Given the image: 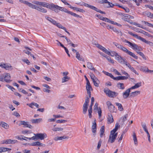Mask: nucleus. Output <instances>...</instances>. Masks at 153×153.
<instances>
[{"label": "nucleus", "mask_w": 153, "mask_h": 153, "mask_svg": "<svg viewBox=\"0 0 153 153\" xmlns=\"http://www.w3.org/2000/svg\"><path fill=\"white\" fill-rule=\"evenodd\" d=\"M34 3L38 5L44 7L48 8L54 11L56 13H58L59 12V11L60 10L61 11H63L66 13L70 14L71 15L75 17H81V16H80L79 15L70 11H68L65 8L60 7L58 5L54 4L53 3L50 4L45 2H39L38 1H35L34 2Z\"/></svg>", "instance_id": "obj_1"}, {"label": "nucleus", "mask_w": 153, "mask_h": 153, "mask_svg": "<svg viewBox=\"0 0 153 153\" xmlns=\"http://www.w3.org/2000/svg\"><path fill=\"white\" fill-rule=\"evenodd\" d=\"M123 42L128 44L127 45L129 47L131 48L134 51H136L137 53L139 54L142 58L144 60H146L147 59L143 53L141 52L138 51H142L143 50V48L140 46L138 45L135 43H131L127 40L125 39Z\"/></svg>", "instance_id": "obj_2"}, {"label": "nucleus", "mask_w": 153, "mask_h": 153, "mask_svg": "<svg viewBox=\"0 0 153 153\" xmlns=\"http://www.w3.org/2000/svg\"><path fill=\"white\" fill-rule=\"evenodd\" d=\"M113 44L118 49L121 50L124 52L127 53V54L130 55L135 59H138V56L136 55L134 53L129 51L126 48L124 47L122 45L116 42H113Z\"/></svg>", "instance_id": "obj_3"}, {"label": "nucleus", "mask_w": 153, "mask_h": 153, "mask_svg": "<svg viewBox=\"0 0 153 153\" xmlns=\"http://www.w3.org/2000/svg\"><path fill=\"white\" fill-rule=\"evenodd\" d=\"M10 75L8 73H5L1 75L0 76V81L3 82L8 83L11 82Z\"/></svg>", "instance_id": "obj_4"}, {"label": "nucleus", "mask_w": 153, "mask_h": 153, "mask_svg": "<svg viewBox=\"0 0 153 153\" xmlns=\"http://www.w3.org/2000/svg\"><path fill=\"white\" fill-rule=\"evenodd\" d=\"M35 136H33L31 138H29V140H37L38 139L43 140L47 137V135L45 133H37L34 134Z\"/></svg>", "instance_id": "obj_5"}, {"label": "nucleus", "mask_w": 153, "mask_h": 153, "mask_svg": "<svg viewBox=\"0 0 153 153\" xmlns=\"http://www.w3.org/2000/svg\"><path fill=\"white\" fill-rule=\"evenodd\" d=\"M104 92L107 96L111 98L115 97L118 94V93L111 91L108 88L105 89Z\"/></svg>", "instance_id": "obj_6"}, {"label": "nucleus", "mask_w": 153, "mask_h": 153, "mask_svg": "<svg viewBox=\"0 0 153 153\" xmlns=\"http://www.w3.org/2000/svg\"><path fill=\"white\" fill-rule=\"evenodd\" d=\"M117 135V133H113L111 131L108 142L110 143H113L115 141Z\"/></svg>", "instance_id": "obj_7"}, {"label": "nucleus", "mask_w": 153, "mask_h": 153, "mask_svg": "<svg viewBox=\"0 0 153 153\" xmlns=\"http://www.w3.org/2000/svg\"><path fill=\"white\" fill-rule=\"evenodd\" d=\"M134 19V16L127 14H124L122 18L123 20L126 21L131 24H132V22L130 20Z\"/></svg>", "instance_id": "obj_8"}, {"label": "nucleus", "mask_w": 153, "mask_h": 153, "mask_svg": "<svg viewBox=\"0 0 153 153\" xmlns=\"http://www.w3.org/2000/svg\"><path fill=\"white\" fill-rule=\"evenodd\" d=\"M106 105L109 111L111 112H115L116 109L115 108L114 106L111 103V102L108 101L106 102Z\"/></svg>", "instance_id": "obj_9"}, {"label": "nucleus", "mask_w": 153, "mask_h": 153, "mask_svg": "<svg viewBox=\"0 0 153 153\" xmlns=\"http://www.w3.org/2000/svg\"><path fill=\"white\" fill-rule=\"evenodd\" d=\"M90 76L91 79L92 80L94 86L96 87H98L99 86L100 81L93 74H91Z\"/></svg>", "instance_id": "obj_10"}, {"label": "nucleus", "mask_w": 153, "mask_h": 153, "mask_svg": "<svg viewBox=\"0 0 153 153\" xmlns=\"http://www.w3.org/2000/svg\"><path fill=\"white\" fill-rule=\"evenodd\" d=\"M115 58L119 63H123L125 64L126 63H127V61L126 59L124 58L118 53L115 56Z\"/></svg>", "instance_id": "obj_11"}, {"label": "nucleus", "mask_w": 153, "mask_h": 153, "mask_svg": "<svg viewBox=\"0 0 153 153\" xmlns=\"http://www.w3.org/2000/svg\"><path fill=\"white\" fill-rule=\"evenodd\" d=\"M128 33L137 39L140 40L143 42L147 43L148 41L146 40L145 39L138 36L137 35L131 31H128Z\"/></svg>", "instance_id": "obj_12"}, {"label": "nucleus", "mask_w": 153, "mask_h": 153, "mask_svg": "<svg viewBox=\"0 0 153 153\" xmlns=\"http://www.w3.org/2000/svg\"><path fill=\"white\" fill-rule=\"evenodd\" d=\"M0 66L2 68L5 69L6 70H11L13 69L12 66L10 64L0 63Z\"/></svg>", "instance_id": "obj_13"}, {"label": "nucleus", "mask_w": 153, "mask_h": 153, "mask_svg": "<svg viewBox=\"0 0 153 153\" xmlns=\"http://www.w3.org/2000/svg\"><path fill=\"white\" fill-rule=\"evenodd\" d=\"M86 88L87 90V94H88L89 98L91 97V91L92 90L91 86L90 83H86Z\"/></svg>", "instance_id": "obj_14"}, {"label": "nucleus", "mask_w": 153, "mask_h": 153, "mask_svg": "<svg viewBox=\"0 0 153 153\" xmlns=\"http://www.w3.org/2000/svg\"><path fill=\"white\" fill-rule=\"evenodd\" d=\"M130 88H128L126 89L125 91L123 93V97L125 99H127L130 96V93L131 92Z\"/></svg>", "instance_id": "obj_15"}, {"label": "nucleus", "mask_w": 153, "mask_h": 153, "mask_svg": "<svg viewBox=\"0 0 153 153\" xmlns=\"http://www.w3.org/2000/svg\"><path fill=\"white\" fill-rule=\"evenodd\" d=\"M99 3L101 4L108 3V5L107 7H113L114 5V4L108 1V0H102V1H100Z\"/></svg>", "instance_id": "obj_16"}, {"label": "nucleus", "mask_w": 153, "mask_h": 153, "mask_svg": "<svg viewBox=\"0 0 153 153\" xmlns=\"http://www.w3.org/2000/svg\"><path fill=\"white\" fill-rule=\"evenodd\" d=\"M20 125H23L24 127H28L30 128H32V126L30 124L28 123V122L24 121H21Z\"/></svg>", "instance_id": "obj_17"}, {"label": "nucleus", "mask_w": 153, "mask_h": 153, "mask_svg": "<svg viewBox=\"0 0 153 153\" xmlns=\"http://www.w3.org/2000/svg\"><path fill=\"white\" fill-rule=\"evenodd\" d=\"M140 70L143 72L148 73H152L153 72V70L151 71L149 70L147 67L146 66H142L140 68Z\"/></svg>", "instance_id": "obj_18"}, {"label": "nucleus", "mask_w": 153, "mask_h": 153, "mask_svg": "<svg viewBox=\"0 0 153 153\" xmlns=\"http://www.w3.org/2000/svg\"><path fill=\"white\" fill-rule=\"evenodd\" d=\"M114 121V119L112 114H108L107 117V123L108 124H110L112 123Z\"/></svg>", "instance_id": "obj_19"}, {"label": "nucleus", "mask_w": 153, "mask_h": 153, "mask_svg": "<svg viewBox=\"0 0 153 153\" xmlns=\"http://www.w3.org/2000/svg\"><path fill=\"white\" fill-rule=\"evenodd\" d=\"M68 137L66 136H63L61 137L58 136L55 137L54 139V140L55 141H57L58 140H62L63 139H68Z\"/></svg>", "instance_id": "obj_20"}, {"label": "nucleus", "mask_w": 153, "mask_h": 153, "mask_svg": "<svg viewBox=\"0 0 153 153\" xmlns=\"http://www.w3.org/2000/svg\"><path fill=\"white\" fill-rule=\"evenodd\" d=\"M140 91H137L134 92H132L130 93V97H134L140 94Z\"/></svg>", "instance_id": "obj_21"}, {"label": "nucleus", "mask_w": 153, "mask_h": 153, "mask_svg": "<svg viewBox=\"0 0 153 153\" xmlns=\"http://www.w3.org/2000/svg\"><path fill=\"white\" fill-rule=\"evenodd\" d=\"M0 126L1 127L6 129H8L9 128V125L7 123L4 122H0Z\"/></svg>", "instance_id": "obj_22"}, {"label": "nucleus", "mask_w": 153, "mask_h": 153, "mask_svg": "<svg viewBox=\"0 0 153 153\" xmlns=\"http://www.w3.org/2000/svg\"><path fill=\"white\" fill-rule=\"evenodd\" d=\"M128 79V76H118L114 77V80H126Z\"/></svg>", "instance_id": "obj_23"}, {"label": "nucleus", "mask_w": 153, "mask_h": 153, "mask_svg": "<svg viewBox=\"0 0 153 153\" xmlns=\"http://www.w3.org/2000/svg\"><path fill=\"white\" fill-rule=\"evenodd\" d=\"M125 64L126 66H127L128 67V68L131 71H132V72H134L136 74H137L138 75L139 74L136 71V70H135L134 68L132 66H131L129 63L128 64H127V63H126Z\"/></svg>", "instance_id": "obj_24"}, {"label": "nucleus", "mask_w": 153, "mask_h": 153, "mask_svg": "<svg viewBox=\"0 0 153 153\" xmlns=\"http://www.w3.org/2000/svg\"><path fill=\"white\" fill-rule=\"evenodd\" d=\"M83 5H83L84 6H85L88 7L89 8H90L94 10H96L97 9V8L94 6L90 5L88 4L83 2Z\"/></svg>", "instance_id": "obj_25"}, {"label": "nucleus", "mask_w": 153, "mask_h": 153, "mask_svg": "<svg viewBox=\"0 0 153 153\" xmlns=\"http://www.w3.org/2000/svg\"><path fill=\"white\" fill-rule=\"evenodd\" d=\"M100 137L102 138V137L104 135H105V126H102L100 130Z\"/></svg>", "instance_id": "obj_26"}, {"label": "nucleus", "mask_w": 153, "mask_h": 153, "mask_svg": "<svg viewBox=\"0 0 153 153\" xmlns=\"http://www.w3.org/2000/svg\"><path fill=\"white\" fill-rule=\"evenodd\" d=\"M97 125L95 122L93 123L92 126V132L94 133H96Z\"/></svg>", "instance_id": "obj_27"}, {"label": "nucleus", "mask_w": 153, "mask_h": 153, "mask_svg": "<svg viewBox=\"0 0 153 153\" xmlns=\"http://www.w3.org/2000/svg\"><path fill=\"white\" fill-rule=\"evenodd\" d=\"M133 140L134 141V144L136 146H137V145H138V142H137L136 135L134 131L133 132Z\"/></svg>", "instance_id": "obj_28"}, {"label": "nucleus", "mask_w": 153, "mask_h": 153, "mask_svg": "<svg viewBox=\"0 0 153 153\" xmlns=\"http://www.w3.org/2000/svg\"><path fill=\"white\" fill-rule=\"evenodd\" d=\"M117 87L120 89L123 90L125 88L124 84L123 83L120 82L118 83L117 84Z\"/></svg>", "instance_id": "obj_29"}, {"label": "nucleus", "mask_w": 153, "mask_h": 153, "mask_svg": "<svg viewBox=\"0 0 153 153\" xmlns=\"http://www.w3.org/2000/svg\"><path fill=\"white\" fill-rule=\"evenodd\" d=\"M27 105L32 108H33L34 106H35L37 108L39 107V105L37 103L34 102H32V103L30 104H27Z\"/></svg>", "instance_id": "obj_30"}, {"label": "nucleus", "mask_w": 153, "mask_h": 153, "mask_svg": "<svg viewBox=\"0 0 153 153\" xmlns=\"http://www.w3.org/2000/svg\"><path fill=\"white\" fill-rule=\"evenodd\" d=\"M142 127L144 130L146 132L147 134V136H150L147 128L146 126L145 123L142 124Z\"/></svg>", "instance_id": "obj_31"}, {"label": "nucleus", "mask_w": 153, "mask_h": 153, "mask_svg": "<svg viewBox=\"0 0 153 153\" xmlns=\"http://www.w3.org/2000/svg\"><path fill=\"white\" fill-rule=\"evenodd\" d=\"M76 57L79 61L84 62V59L80 56L78 52H76Z\"/></svg>", "instance_id": "obj_32"}, {"label": "nucleus", "mask_w": 153, "mask_h": 153, "mask_svg": "<svg viewBox=\"0 0 153 153\" xmlns=\"http://www.w3.org/2000/svg\"><path fill=\"white\" fill-rule=\"evenodd\" d=\"M141 85V82H139L137 83L134 86L131 87L130 88L131 90L136 89L140 87Z\"/></svg>", "instance_id": "obj_33"}, {"label": "nucleus", "mask_w": 153, "mask_h": 153, "mask_svg": "<svg viewBox=\"0 0 153 153\" xmlns=\"http://www.w3.org/2000/svg\"><path fill=\"white\" fill-rule=\"evenodd\" d=\"M42 121V119L39 118L36 119H32L31 121L32 123H38Z\"/></svg>", "instance_id": "obj_34"}, {"label": "nucleus", "mask_w": 153, "mask_h": 153, "mask_svg": "<svg viewBox=\"0 0 153 153\" xmlns=\"http://www.w3.org/2000/svg\"><path fill=\"white\" fill-rule=\"evenodd\" d=\"M69 7L71 8V9L75 10L79 12H82V13L85 12V11L84 10L82 9L79 8L78 7H73L71 6H70Z\"/></svg>", "instance_id": "obj_35"}, {"label": "nucleus", "mask_w": 153, "mask_h": 153, "mask_svg": "<svg viewBox=\"0 0 153 153\" xmlns=\"http://www.w3.org/2000/svg\"><path fill=\"white\" fill-rule=\"evenodd\" d=\"M31 146H43V144L42 143L39 142L37 141L32 143Z\"/></svg>", "instance_id": "obj_36"}, {"label": "nucleus", "mask_w": 153, "mask_h": 153, "mask_svg": "<svg viewBox=\"0 0 153 153\" xmlns=\"http://www.w3.org/2000/svg\"><path fill=\"white\" fill-rule=\"evenodd\" d=\"M115 104L116 105L118 106V109L119 111H122L123 110V108L121 103L118 102H116Z\"/></svg>", "instance_id": "obj_37"}, {"label": "nucleus", "mask_w": 153, "mask_h": 153, "mask_svg": "<svg viewBox=\"0 0 153 153\" xmlns=\"http://www.w3.org/2000/svg\"><path fill=\"white\" fill-rule=\"evenodd\" d=\"M102 72L105 75L110 76L111 78L114 79V77L113 75L110 73H109L107 72L103 71Z\"/></svg>", "instance_id": "obj_38"}, {"label": "nucleus", "mask_w": 153, "mask_h": 153, "mask_svg": "<svg viewBox=\"0 0 153 153\" xmlns=\"http://www.w3.org/2000/svg\"><path fill=\"white\" fill-rule=\"evenodd\" d=\"M109 53H110L109 54H107L110 55L112 57L115 56V57L118 53L114 51H109Z\"/></svg>", "instance_id": "obj_39"}, {"label": "nucleus", "mask_w": 153, "mask_h": 153, "mask_svg": "<svg viewBox=\"0 0 153 153\" xmlns=\"http://www.w3.org/2000/svg\"><path fill=\"white\" fill-rule=\"evenodd\" d=\"M37 10L38 11H40L41 12L46 13L47 12V10L42 7H38V9H37Z\"/></svg>", "instance_id": "obj_40"}, {"label": "nucleus", "mask_w": 153, "mask_h": 153, "mask_svg": "<svg viewBox=\"0 0 153 153\" xmlns=\"http://www.w3.org/2000/svg\"><path fill=\"white\" fill-rule=\"evenodd\" d=\"M119 126V124L118 123H116L115 128L111 131V133L113 132V133H116V132L117 131Z\"/></svg>", "instance_id": "obj_41"}, {"label": "nucleus", "mask_w": 153, "mask_h": 153, "mask_svg": "<svg viewBox=\"0 0 153 153\" xmlns=\"http://www.w3.org/2000/svg\"><path fill=\"white\" fill-rule=\"evenodd\" d=\"M70 79V78L68 76H65L62 78V82L64 83L68 81Z\"/></svg>", "instance_id": "obj_42"}, {"label": "nucleus", "mask_w": 153, "mask_h": 153, "mask_svg": "<svg viewBox=\"0 0 153 153\" xmlns=\"http://www.w3.org/2000/svg\"><path fill=\"white\" fill-rule=\"evenodd\" d=\"M142 23L147 25L148 26L153 28V25L145 21H142Z\"/></svg>", "instance_id": "obj_43"}, {"label": "nucleus", "mask_w": 153, "mask_h": 153, "mask_svg": "<svg viewBox=\"0 0 153 153\" xmlns=\"http://www.w3.org/2000/svg\"><path fill=\"white\" fill-rule=\"evenodd\" d=\"M87 67L89 69L92 70L94 68L92 63L88 62L87 63Z\"/></svg>", "instance_id": "obj_44"}, {"label": "nucleus", "mask_w": 153, "mask_h": 153, "mask_svg": "<svg viewBox=\"0 0 153 153\" xmlns=\"http://www.w3.org/2000/svg\"><path fill=\"white\" fill-rule=\"evenodd\" d=\"M114 32L117 33L118 34H119L120 36H122V33L121 31H118L117 30V29L115 28H114L113 27L112 29Z\"/></svg>", "instance_id": "obj_45"}, {"label": "nucleus", "mask_w": 153, "mask_h": 153, "mask_svg": "<svg viewBox=\"0 0 153 153\" xmlns=\"http://www.w3.org/2000/svg\"><path fill=\"white\" fill-rule=\"evenodd\" d=\"M132 24H133L135 25H136L138 27H140L143 29L144 28V27L142 25L137 23L132 22Z\"/></svg>", "instance_id": "obj_46"}, {"label": "nucleus", "mask_w": 153, "mask_h": 153, "mask_svg": "<svg viewBox=\"0 0 153 153\" xmlns=\"http://www.w3.org/2000/svg\"><path fill=\"white\" fill-rule=\"evenodd\" d=\"M106 58V59L108 60V61L109 62H110L112 63V64H114V61L113 59H111V58L109 56H105Z\"/></svg>", "instance_id": "obj_47"}, {"label": "nucleus", "mask_w": 153, "mask_h": 153, "mask_svg": "<svg viewBox=\"0 0 153 153\" xmlns=\"http://www.w3.org/2000/svg\"><path fill=\"white\" fill-rule=\"evenodd\" d=\"M106 58V59L108 60V61L109 62H110L112 63V64H114V61L113 59H111V58L109 56H105Z\"/></svg>", "instance_id": "obj_48"}, {"label": "nucleus", "mask_w": 153, "mask_h": 153, "mask_svg": "<svg viewBox=\"0 0 153 153\" xmlns=\"http://www.w3.org/2000/svg\"><path fill=\"white\" fill-rule=\"evenodd\" d=\"M88 105H83V113L84 114H85L87 110Z\"/></svg>", "instance_id": "obj_49"}, {"label": "nucleus", "mask_w": 153, "mask_h": 153, "mask_svg": "<svg viewBox=\"0 0 153 153\" xmlns=\"http://www.w3.org/2000/svg\"><path fill=\"white\" fill-rule=\"evenodd\" d=\"M63 129L62 128H54L52 129V130L55 131H62L63 130Z\"/></svg>", "instance_id": "obj_50"}, {"label": "nucleus", "mask_w": 153, "mask_h": 153, "mask_svg": "<svg viewBox=\"0 0 153 153\" xmlns=\"http://www.w3.org/2000/svg\"><path fill=\"white\" fill-rule=\"evenodd\" d=\"M56 26L62 29L63 30H65V27L63 26L60 24L59 23H56V24L55 25Z\"/></svg>", "instance_id": "obj_51"}, {"label": "nucleus", "mask_w": 153, "mask_h": 153, "mask_svg": "<svg viewBox=\"0 0 153 153\" xmlns=\"http://www.w3.org/2000/svg\"><path fill=\"white\" fill-rule=\"evenodd\" d=\"M101 50L102 51L107 54H109L110 53H109V51L107 50L105 47H103V46L102 47Z\"/></svg>", "instance_id": "obj_52"}, {"label": "nucleus", "mask_w": 153, "mask_h": 153, "mask_svg": "<svg viewBox=\"0 0 153 153\" xmlns=\"http://www.w3.org/2000/svg\"><path fill=\"white\" fill-rule=\"evenodd\" d=\"M102 110L101 108L99 107L98 109V113L99 115V118H101L102 116Z\"/></svg>", "instance_id": "obj_53"}, {"label": "nucleus", "mask_w": 153, "mask_h": 153, "mask_svg": "<svg viewBox=\"0 0 153 153\" xmlns=\"http://www.w3.org/2000/svg\"><path fill=\"white\" fill-rule=\"evenodd\" d=\"M29 7L31 8H32L35 9L37 10V9H38V7L36 6V5H34L30 3V4Z\"/></svg>", "instance_id": "obj_54"}, {"label": "nucleus", "mask_w": 153, "mask_h": 153, "mask_svg": "<svg viewBox=\"0 0 153 153\" xmlns=\"http://www.w3.org/2000/svg\"><path fill=\"white\" fill-rule=\"evenodd\" d=\"M22 132L23 134H30L32 133L31 131L29 130H23L22 131Z\"/></svg>", "instance_id": "obj_55"}, {"label": "nucleus", "mask_w": 153, "mask_h": 153, "mask_svg": "<svg viewBox=\"0 0 153 153\" xmlns=\"http://www.w3.org/2000/svg\"><path fill=\"white\" fill-rule=\"evenodd\" d=\"M11 150V149L2 147V152H5L7 151H9Z\"/></svg>", "instance_id": "obj_56"}, {"label": "nucleus", "mask_w": 153, "mask_h": 153, "mask_svg": "<svg viewBox=\"0 0 153 153\" xmlns=\"http://www.w3.org/2000/svg\"><path fill=\"white\" fill-rule=\"evenodd\" d=\"M11 139H7L6 140H4L3 141V143L11 144Z\"/></svg>", "instance_id": "obj_57"}, {"label": "nucleus", "mask_w": 153, "mask_h": 153, "mask_svg": "<svg viewBox=\"0 0 153 153\" xmlns=\"http://www.w3.org/2000/svg\"><path fill=\"white\" fill-rule=\"evenodd\" d=\"M102 141L101 139H100V140L98 141L97 146V149H100L102 144Z\"/></svg>", "instance_id": "obj_58"}, {"label": "nucleus", "mask_w": 153, "mask_h": 153, "mask_svg": "<svg viewBox=\"0 0 153 153\" xmlns=\"http://www.w3.org/2000/svg\"><path fill=\"white\" fill-rule=\"evenodd\" d=\"M102 19V20L107 22H110V20L109 19H108V18H106V17H102V18L101 19Z\"/></svg>", "instance_id": "obj_59"}, {"label": "nucleus", "mask_w": 153, "mask_h": 153, "mask_svg": "<svg viewBox=\"0 0 153 153\" xmlns=\"http://www.w3.org/2000/svg\"><path fill=\"white\" fill-rule=\"evenodd\" d=\"M22 61L25 62L27 65H29L30 64V62L29 60L27 59H22Z\"/></svg>", "instance_id": "obj_60"}, {"label": "nucleus", "mask_w": 153, "mask_h": 153, "mask_svg": "<svg viewBox=\"0 0 153 153\" xmlns=\"http://www.w3.org/2000/svg\"><path fill=\"white\" fill-rule=\"evenodd\" d=\"M122 73L123 74L125 75L126 76H128V78L130 77V75L125 71L122 70Z\"/></svg>", "instance_id": "obj_61"}, {"label": "nucleus", "mask_w": 153, "mask_h": 153, "mask_svg": "<svg viewBox=\"0 0 153 153\" xmlns=\"http://www.w3.org/2000/svg\"><path fill=\"white\" fill-rule=\"evenodd\" d=\"M136 5L137 6L140 5V3H142V0H136V1H135Z\"/></svg>", "instance_id": "obj_62"}, {"label": "nucleus", "mask_w": 153, "mask_h": 153, "mask_svg": "<svg viewBox=\"0 0 153 153\" xmlns=\"http://www.w3.org/2000/svg\"><path fill=\"white\" fill-rule=\"evenodd\" d=\"M92 70H93L94 73L97 74L99 75L100 74V72L94 68H93Z\"/></svg>", "instance_id": "obj_63"}, {"label": "nucleus", "mask_w": 153, "mask_h": 153, "mask_svg": "<svg viewBox=\"0 0 153 153\" xmlns=\"http://www.w3.org/2000/svg\"><path fill=\"white\" fill-rule=\"evenodd\" d=\"M89 102V98L87 97L85 100V102L83 105L88 106Z\"/></svg>", "instance_id": "obj_64"}]
</instances>
